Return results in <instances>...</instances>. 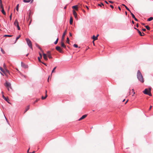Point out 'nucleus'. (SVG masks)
Here are the masks:
<instances>
[{"instance_id":"obj_49","label":"nucleus","mask_w":153,"mask_h":153,"mask_svg":"<svg viewBox=\"0 0 153 153\" xmlns=\"http://www.w3.org/2000/svg\"><path fill=\"white\" fill-rule=\"evenodd\" d=\"M118 9L120 10H121V8L120 7V6H119L118 7Z\"/></svg>"},{"instance_id":"obj_39","label":"nucleus","mask_w":153,"mask_h":153,"mask_svg":"<svg viewBox=\"0 0 153 153\" xmlns=\"http://www.w3.org/2000/svg\"><path fill=\"white\" fill-rule=\"evenodd\" d=\"M0 8H1V9L4 8L2 4H0Z\"/></svg>"},{"instance_id":"obj_62","label":"nucleus","mask_w":153,"mask_h":153,"mask_svg":"<svg viewBox=\"0 0 153 153\" xmlns=\"http://www.w3.org/2000/svg\"><path fill=\"white\" fill-rule=\"evenodd\" d=\"M132 22L133 24H134V22L133 21H132Z\"/></svg>"},{"instance_id":"obj_53","label":"nucleus","mask_w":153,"mask_h":153,"mask_svg":"<svg viewBox=\"0 0 153 153\" xmlns=\"http://www.w3.org/2000/svg\"><path fill=\"white\" fill-rule=\"evenodd\" d=\"M86 6V8H87V10H89L88 7L87 6Z\"/></svg>"},{"instance_id":"obj_13","label":"nucleus","mask_w":153,"mask_h":153,"mask_svg":"<svg viewBox=\"0 0 153 153\" xmlns=\"http://www.w3.org/2000/svg\"><path fill=\"white\" fill-rule=\"evenodd\" d=\"M33 0H23V1L25 3H28L30 2L31 3L33 2Z\"/></svg>"},{"instance_id":"obj_61","label":"nucleus","mask_w":153,"mask_h":153,"mask_svg":"<svg viewBox=\"0 0 153 153\" xmlns=\"http://www.w3.org/2000/svg\"><path fill=\"white\" fill-rule=\"evenodd\" d=\"M31 22V20H30V22H29V25H30Z\"/></svg>"},{"instance_id":"obj_29","label":"nucleus","mask_w":153,"mask_h":153,"mask_svg":"<svg viewBox=\"0 0 153 153\" xmlns=\"http://www.w3.org/2000/svg\"><path fill=\"white\" fill-rule=\"evenodd\" d=\"M20 37H21V35H19L16 38V42H15V43L16 42L17 40H18V39H19Z\"/></svg>"},{"instance_id":"obj_11","label":"nucleus","mask_w":153,"mask_h":153,"mask_svg":"<svg viewBox=\"0 0 153 153\" xmlns=\"http://www.w3.org/2000/svg\"><path fill=\"white\" fill-rule=\"evenodd\" d=\"M64 41H62V42H61V46L62 47L64 48H66V46L65 45V44L64 43Z\"/></svg>"},{"instance_id":"obj_14","label":"nucleus","mask_w":153,"mask_h":153,"mask_svg":"<svg viewBox=\"0 0 153 153\" xmlns=\"http://www.w3.org/2000/svg\"><path fill=\"white\" fill-rule=\"evenodd\" d=\"M73 13L74 17L76 19L77 18V14L75 10H73Z\"/></svg>"},{"instance_id":"obj_48","label":"nucleus","mask_w":153,"mask_h":153,"mask_svg":"<svg viewBox=\"0 0 153 153\" xmlns=\"http://www.w3.org/2000/svg\"><path fill=\"white\" fill-rule=\"evenodd\" d=\"M132 91H133V92L134 93V94H135V92L134 91V89H132Z\"/></svg>"},{"instance_id":"obj_7","label":"nucleus","mask_w":153,"mask_h":153,"mask_svg":"<svg viewBox=\"0 0 153 153\" xmlns=\"http://www.w3.org/2000/svg\"><path fill=\"white\" fill-rule=\"evenodd\" d=\"M21 66L22 67H23L25 68H28V66L27 65L25 64H24V63L22 62H21Z\"/></svg>"},{"instance_id":"obj_58","label":"nucleus","mask_w":153,"mask_h":153,"mask_svg":"<svg viewBox=\"0 0 153 153\" xmlns=\"http://www.w3.org/2000/svg\"><path fill=\"white\" fill-rule=\"evenodd\" d=\"M24 76V77L25 78H27V76H25V75H24V76Z\"/></svg>"},{"instance_id":"obj_56","label":"nucleus","mask_w":153,"mask_h":153,"mask_svg":"<svg viewBox=\"0 0 153 153\" xmlns=\"http://www.w3.org/2000/svg\"><path fill=\"white\" fill-rule=\"evenodd\" d=\"M42 64H44V65H45L47 66V65H46V64H45V63H43V62H42Z\"/></svg>"},{"instance_id":"obj_51","label":"nucleus","mask_w":153,"mask_h":153,"mask_svg":"<svg viewBox=\"0 0 153 153\" xmlns=\"http://www.w3.org/2000/svg\"><path fill=\"white\" fill-rule=\"evenodd\" d=\"M69 34H70V36H72V34L71 33H70Z\"/></svg>"},{"instance_id":"obj_25","label":"nucleus","mask_w":153,"mask_h":153,"mask_svg":"<svg viewBox=\"0 0 153 153\" xmlns=\"http://www.w3.org/2000/svg\"><path fill=\"white\" fill-rule=\"evenodd\" d=\"M153 19V17H150L148 19L147 21H150L152 20Z\"/></svg>"},{"instance_id":"obj_52","label":"nucleus","mask_w":153,"mask_h":153,"mask_svg":"<svg viewBox=\"0 0 153 153\" xmlns=\"http://www.w3.org/2000/svg\"><path fill=\"white\" fill-rule=\"evenodd\" d=\"M136 27H139V25H138V24H137V25H136Z\"/></svg>"},{"instance_id":"obj_30","label":"nucleus","mask_w":153,"mask_h":153,"mask_svg":"<svg viewBox=\"0 0 153 153\" xmlns=\"http://www.w3.org/2000/svg\"><path fill=\"white\" fill-rule=\"evenodd\" d=\"M12 36V35H5L4 36V37H11Z\"/></svg>"},{"instance_id":"obj_55","label":"nucleus","mask_w":153,"mask_h":153,"mask_svg":"<svg viewBox=\"0 0 153 153\" xmlns=\"http://www.w3.org/2000/svg\"><path fill=\"white\" fill-rule=\"evenodd\" d=\"M152 106H150V108H149V110H150L151 109V108H152Z\"/></svg>"},{"instance_id":"obj_47","label":"nucleus","mask_w":153,"mask_h":153,"mask_svg":"<svg viewBox=\"0 0 153 153\" xmlns=\"http://www.w3.org/2000/svg\"><path fill=\"white\" fill-rule=\"evenodd\" d=\"M2 97L4 99L5 98H6V97H5L4 96V95L3 94V95H2Z\"/></svg>"},{"instance_id":"obj_28","label":"nucleus","mask_w":153,"mask_h":153,"mask_svg":"<svg viewBox=\"0 0 153 153\" xmlns=\"http://www.w3.org/2000/svg\"><path fill=\"white\" fill-rule=\"evenodd\" d=\"M56 68V67H55L53 69V70L52 71V74L53 73H54L55 72V70Z\"/></svg>"},{"instance_id":"obj_54","label":"nucleus","mask_w":153,"mask_h":153,"mask_svg":"<svg viewBox=\"0 0 153 153\" xmlns=\"http://www.w3.org/2000/svg\"><path fill=\"white\" fill-rule=\"evenodd\" d=\"M142 30L143 31H145L146 30V29H142Z\"/></svg>"},{"instance_id":"obj_17","label":"nucleus","mask_w":153,"mask_h":153,"mask_svg":"<svg viewBox=\"0 0 153 153\" xmlns=\"http://www.w3.org/2000/svg\"><path fill=\"white\" fill-rule=\"evenodd\" d=\"M136 30L138 31V33H139V34H140V36H143L145 35V34L144 33H143V35L142 34V33L138 29H136Z\"/></svg>"},{"instance_id":"obj_33","label":"nucleus","mask_w":153,"mask_h":153,"mask_svg":"<svg viewBox=\"0 0 153 153\" xmlns=\"http://www.w3.org/2000/svg\"><path fill=\"white\" fill-rule=\"evenodd\" d=\"M66 42L68 44H69V39L68 37L67 38Z\"/></svg>"},{"instance_id":"obj_4","label":"nucleus","mask_w":153,"mask_h":153,"mask_svg":"<svg viewBox=\"0 0 153 153\" xmlns=\"http://www.w3.org/2000/svg\"><path fill=\"white\" fill-rule=\"evenodd\" d=\"M4 85L7 88V89L8 91H9V88H10V89H12L11 83L7 81H6L5 83L4 84Z\"/></svg>"},{"instance_id":"obj_40","label":"nucleus","mask_w":153,"mask_h":153,"mask_svg":"<svg viewBox=\"0 0 153 153\" xmlns=\"http://www.w3.org/2000/svg\"><path fill=\"white\" fill-rule=\"evenodd\" d=\"M42 52V53H43V51L42 50V48L40 47H39V48H38Z\"/></svg>"},{"instance_id":"obj_9","label":"nucleus","mask_w":153,"mask_h":153,"mask_svg":"<svg viewBox=\"0 0 153 153\" xmlns=\"http://www.w3.org/2000/svg\"><path fill=\"white\" fill-rule=\"evenodd\" d=\"M3 67L4 69H5V71L8 73L10 74L9 71L7 69L6 66L4 63V64L3 65Z\"/></svg>"},{"instance_id":"obj_21","label":"nucleus","mask_w":153,"mask_h":153,"mask_svg":"<svg viewBox=\"0 0 153 153\" xmlns=\"http://www.w3.org/2000/svg\"><path fill=\"white\" fill-rule=\"evenodd\" d=\"M73 19L72 17L71 16L70 18V23L71 25H72L73 24Z\"/></svg>"},{"instance_id":"obj_38","label":"nucleus","mask_w":153,"mask_h":153,"mask_svg":"<svg viewBox=\"0 0 153 153\" xmlns=\"http://www.w3.org/2000/svg\"><path fill=\"white\" fill-rule=\"evenodd\" d=\"M74 46L75 48H77L78 47V45L76 44L74 45Z\"/></svg>"},{"instance_id":"obj_5","label":"nucleus","mask_w":153,"mask_h":153,"mask_svg":"<svg viewBox=\"0 0 153 153\" xmlns=\"http://www.w3.org/2000/svg\"><path fill=\"white\" fill-rule=\"evenodd\" d=\"M56 49L57 51H59L60 53H63L62 49L59 46H56Z\"/></svg>"},{"instance_id":"obj_63","label":"nucleus","mask_w":153,"mask_h":153,"mask_svg":"<svg viewBox=\"0 0 153 153\" xmlns=\"http://www.w3.org/2000/svg\"><path fill=\"white\" fill-rule=\"evenodd\" d=\"M35 152V151H33V152H29V153H34Z\"/></svg>"},{"instance_id":"obj_31","label":"nucleus","mask_w":153,"mask_h":153,"mask_svg":"<svg viewBox=\"0 0 153 153\" xmlns=\"http://www.w3.org/2000/svg\"><path fill=\"white\" fill-rule=\"evenodd\" d=\"M19 4H18L16 7V10L18 11H19Z\"/></svg>"},{"instance_id":"obj_22","label":"nucleus","mask_w":153,"mask_h":153,"mask_svg":"<svg viewBox=\"0 0 153 153\" xmlns=\"http://www.w3.org/2000/svg\"><path fill=\"white\" fill-rule=\"evenodd\" d=\"M30 108V105H28L26 108V110L24 112V113H25L27 110H28Z\"/></svg>"},{"instance_id":"obj_43","label":"nucleus","mask_w":153,"mask_h":153,"mask_svg":"<svg viewBox=\"0 0 153 153\" xmlns=\"http://www.w3.org/2000/svg\"><path fill=\"white\" fill-rule=\"evenodd\" d=\"M17 27L18 28V29L19 30H20V28L19 26V25H18L17 26Z\"/></svg>"},{"instance_id":"obj_57","label":"nucleus","mask_w":153,"mask_h":153,"mask_svg":"<svg viewBox=\"0 0 153 153\" xmlns=\"http://www.w3.org/2000/svg\"><path fill=\"white\" fill-rule=\"evenodd\" d=\"M47 91L46 90V91H45V95H47Z\"/></svg>"},{"instance_id":"obj_1","label":"nucleus","mask_w":153,"mask_h":153,"mask_svg":"<svg viewBox=\"0 0 153 153\" xmlns=\"http://www.w3.org/2000/svg\"><path fill=\"white\" fill-rule=\"evenodd\" d=\"M137 77L139 80L141 82L143 83L144 82V79L141 73L139 70H138L137 72Z\"/></svg>"},{"instance_id":"obj_23","label":"nucleus","mask_w":153,"mask_h":153,"mask_svg":"<svg viewBox=\"0 0 153 153\" xmlns=\"http://www.w3.org/2000/svg\"><path fill=\"white\" fill-rule=\"evenodd\" d=\"M1 11L2 13L4 15H6V13L4 11V8H2V10H1Z\"/></svg>"},{"instance_id":"obj_12","label":"nucleus","mask_w":153,"mask_h":153,"mask_svg":"<svg viewBox=\"0 0 153 153\" xmlns=\"http://www.w3.org/2000/svg\"><path fill=\"white\" fill-rule=\"evenodd\" d=\"M87 116V115L86 114H85L83 115L81 118H79V121H80L81 120H82L83 119H84Z\"/></svg>"},{"instance_id":"obj_15","label":"nucleus","mask_w":153,"mask_h":153,"mask_svg":"<svg viewBox=\"0 0 153 153\" xmlns=\"http://www.w3.org/2000/svg\"><path fill=\"white\" fill-rule=\"evenodd\" d=\"M14 24L15 25L16 27L19 25V22H18L17 20V19H16L15 20L14 22Z\"/></svg>"},{"instance_id":"obj_27","label":"nucleus","mask_w":153,"mask_h":153,"mask_svg":"<svg viewBox=\"0 0 153 153\" xmlns=\"http://www.w3.org/2000/svg\"><path fill=\"white\" fill-rule=\"evenodd\" d=\"M145 27L147 30H150V27L149 26L147 25L145 26Z\"/></svg>"},{"instance_id":"obj_41","label":"nucleus","mask_w":153,"mask_h":153,"mask_svg":"<svg viewBox=\"0 0 153 153\" xmlns=\"http://www.w3.org/2000/svg\"><path fill=\"white\" fill-rule=\"evenodd\" d=\"M12 13H11L10 16V20H11V18H12Z\"/></svg>"},{"instance_id":"obj_50","label":"nucleus","mask_w":153,"mask_h":153,"mask_svg":"<svg viewBox=\"0 0 153 153\" xmlns=\"http://www.w3.org/2000/svg\"><path fill=\"white\" fill-rule=\"evenodd\" d=\"M128 100L126 101V102L125 103V104H126L128 102Z\"/></svg>"},{"instance_id":"obj_24","label":"nucleus","mask_w":153,"mask_h":153,"mask_svg":"<svg viewBox=\"0 0 153 153\" xmlns=\"http://www.w3.org/2000/svg\"><path fill=\"white\" fill-rule=\"evenodd\" d=\"M48 95H45V97H44L43 96H42V100H44L47 97Z\"/></svg>"},{"instance_id":"obj_20","label":"nucleus","mask_w":153,"mask_h":153,"mask_svg":"<svg viewBox=\"0 0 153 153\" xmlns=\"http://www.w3.org/2000/svg\"><path fill=\"white\" fill-rule=\"evenodd\" d=\"M72 8L74 9H75V10H78V7L77 5H75V6H73L72 7Z\"/></svg>"},{"instance_id":"obj_42","label":"nucleus","mask_w":153,"mask_h":153,"mask_svg":"<svg viewBox=\"0 0 153 153\" xmlns=\"http://www.w3.org/2000/svg\"><path fill=\"white\" fill-rule=\"evenodd\" d=\"M39 100V99H37L36 100H35L34 102V103L37 102Z\"/></svg>"},{"instance_id":"obj_37","label":"nucleus","mask_w":153,"mask_h":153,"mask_svg":"<svg viewBox=\"0 0 153 153\" xmlns=\"http://www.w3.org/2000/svg\"><path fill=\"white\" fill-rule=\"evenodd\" d=\"M125 8H126V9L128 10L129 11V12H130H130H131V11H130V10H129V9L126 6H125Z\"/></svg>"},{"instance_id":"obj_64","label":"nucleus","mask_w":153,"mask_h":153,"mask_svg":"<svg viewBox=\"0 0 153 153\" xmlns=\"http://www.w3.org/2000/svg\"><path fill=\"white\" fill-rule=\"evenodd\" d=\"M64 9H66V6H65L64 7Z\"/></svg>"},{"instance_id":"obj_6","label":"nucleus","mask_w":153,"mask_h":153,"mask_svg":"<svg viewBox=\"0 0 153 153\" xmlns=\"http://www.w3.org/2000/svg\"><path fill=\"white\" fill-rule=\"evenodd\" d=\"M67 33V29H66L65 30V32H64V33H63V35H62V41H64V39H65V35H66Z\"/></svg>"},{"instance_id":"obj_10","label":"nucleus","mask_w":153,"mask_h":153,"mask_svg":"<svg viewBox=\"0 0 153 153\" xmlns=\"http://www.w3.org/2000/svg\"><path fill=\"white\" fill-rule=\"evenodd\" d=\"M43 58L46 61L48 60V58H47V54L44 53L43 52Z\"/></svg>"},{"instance_id":"obj_2","label":"nucleus","mask_w":153,"mask_h":153,"mask_svg":"<svg viewBox=\"0 0 153 153\" xmlns=\"http://www.w3.org/2000/svg\"><path fill=\"white\" fill-rule=\"evenodd\" d=\"M143 93L144 94L148 95L149 96H152V94L151 92L150 89H149V90H148L147 89H145V90L143 91Z\"/></svg>"},{"instance_id":"obj_8","label":"nucleus","mask_w":153,"mask_h":153,"mask_svg":"<svg viewBox=\"0 0 153 153\" xmlns=\"http://www.w3.org/2000/svg\"><path fill=\"white\" fill-rule=\"evenodd\" d=\"M46 54L49 59L52 58L51 55L50 51H48L47 52V54Z\"/></svg>"},{"instance_id":"obj_34","label":"nucleus","mask_w":153,"mask_h":153,"mask_svg":"<svg viewBox=\"0 0 153 153\" xmlns=\"http://www.w3.org/2000/svg\"><path fill=\"white\" fill-rule=\"evenodd\" d=\"M1 51L3 53V54L5 53V51L3 50V49H2V48H1Z\"/></svg>"},{"instance_id":"obj_59","label":"nucleus","mask_w":153,"mask_h":153,"mask_svg":"<svg viewBox=\"0 0 153 153\" xmlns=\"http://www.w3.org/2000/svg\"><path fill=\"white\" fill-rule=\"evenodd\" d=\"M36 46L37 47H38V48H39V45H36Z\"/></svg>"},{"instance_id":"obj_16","label":"nucleus","mask_w":153,"mask_h":153,"mask_svg":"<svg viewBox=\"0 0 153 153\" xmlns=\"http://www.w3.org/2000/svg\"><path fill=\"white\" fill-rule=\"evenodd\" d=\"M0 70L3 72L6 76H7V74H6V73L5 71L1 67H0Z\"/></svg>"},{"instance_id":"obj_26","label":"nucleus","mask_w":153,"mask_h":153,"mask_svg":"<svg viewBox=\"0 0 153 153\" xmlns=\"http://www.w3.org/2000/svg\"><path fill=\"white\" fill-rule=\"evenodd\" d=\"M4 100H5L6 101H7L8 103H10L8 101L9 100L8 99V98L7 97H6L4 99Z\"/></svg>"},{"instance_id":"obj_32","label":"nucleus","mask_w":153,"mask_h":153,"mask_svg":"<svg viewBox=\"0 0 153 153\" xmlns=\"http://www.w3.org/2000/svg\"><path fill=\"white\" fill-rule=\"evenodd\" d=\"M58 40H59V39L58 38H57L56 40V41L54 42V44L55 45H56L57 43H58Z\"/></svg>"},{"instance_id":"obj_19","label":"nucleus","mask_w":153,"mask_h":153,"mask_svg":"<svg viewBox=\"0 0 153 153\" xmlns=\"http://www.w3.org/2000/svg\"><path fill=\"white\" fill-rule=\"evenodd\" d=\"M98 35H97V36H95L94 35L93 36L92 38L94 39V41L96 40L97 39V36Z\"/></svg>"},{"instance_id":"obj_36","label":"nucleus","mask_w":153,"mask_h":153,"mask_svg":"<svg viewBox=\"0 0 153 153\" xmlns=\"http://www.w3.org/2000/svg\"><path fill=\"white\" fill-rule=\"evenodd\" d=\"M42 58H41V57H38V60L39 61V62H41V59Z\"/></svg>"},{"instance_id":"obj_18","label":"nucleus","mask_w":153,"mask_h":153,"mask_svg":"<svg viewBox=\"0 0 153 153\" xmlns=\"http://www.w3.org/2000/svg\"><path fill=\"white\" fill-rule=\"evenodd\" d=\"M130 13H131V15L132 17L134 19V20L136 21H138V20L135 18L134 14L132 13L131 12H130Z\"/></svg>"},{"instance_id":"obj_3","label":"nucleus","mask_w":153,"mask_h":153,"mask_svg":"<svg viewBox=\"0 0 153 153\" xmlns=\"http://www.w3.org/2000/svg\"><path fill=\"white\" fill-rule=\"evenodd\" d=\"M26 40L28 45L32 50V44L31 41L29 39L27 38L26 39Z\"/></svg>"},{"instance_id":"obj_46","label":"nucleus","mask_w":153,"mask_h":153,"mask_svg":"<svg viewBox=\"0 0 153 153\" xmlns=\"http://www.w3.org/2000/svg\"><path fill=\"white\" fill-rule=\"evenodd\" d=\"M110 3H114V2L112 1H108Z\"/></svg>"},{"instance_id":"obj_35","label":"nucleus","mask_w":153,"mask_h":153,"mask_svg":"<svg viewBox=\"0 0 153 153\" xmlns=\"http://www.w3.org/2000/svg\"><path fill=\"white\" fill-rule=\"evenodd\" d=\"M98 6H99L100 7H102V6H104V5L102 3H101L100 4H98Z\"/></svg>"},{"instance_id":"obj_60","label":"nucleus","mask_w":153,"mask_h":153,"mask_svg":"<svg viewBox=\"0 0 153 153\" xmlns=\"http://www.w3.org/2000/svg\"><path fill=\"white\" fill-rule=\"evenodd\" d=\"M0 4H2V1H0Z\"/></svg>"},{"instance_id":"obj_45","label":"nucleus","mask_w":153,"mask_h":153,"mask_svg":"<svg viewBox=\"0 0 153 153\" xmlns=\"http://www.w3.org/2000/svg\"><path fill=\"white\" fill-rule=\"evenodd\" d=\"M110 6L113 9L114 8V6L113 5H111Z\"/></svg>"},{"instance_id":"obj_44","label":"nucleus","mask_w":153,"mask_h":153,"mask_svg":"<svg viewBox=\"0 0 153 153\" xmlns=\"http://www.w3.org/2000/svg\"><path fill=\"white\" fill-rule=\"evenodd\" d=\"M39 54L41 58H42V54L40 53H39Z\"/></svg>"}]
</instances>
